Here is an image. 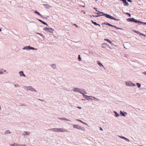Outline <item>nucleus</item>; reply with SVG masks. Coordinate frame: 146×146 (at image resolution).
I'll use <instances>...</instances> for the list:
<instances>
[{"instance_id":"nucleus-28","label":"nucleus","mask_w":146,"mask_h":146,"mask_svg":"<svg viewBox=\"0 0 146 146\" xmlns=\"http://www.w3.org/2000/svg\"><path fill=\"white\" fill-rule=\"evenodd\" d=\"M29 48H29V49H31V50H37V48H35L34 47L31 46H30V47Z\"/></svg>"},{"instance_id":"nucleus-53","label":"nucleus","mask_w":146,"mask_h":146,"mask_svg":"<svg viewBox=\"0 0 146 146\" xmlns=\"http://www.w3.org/2000/svg\"><path fill=\"white\" fill-rule=\"evenodd\" d=\"M100 130L102 131H103V129L102 128H101V127H100Z\"/></svg>"},{"instance_id":"nucleus-59","label":"nucleus","mask_w":146,"mask_h":146,"mask_svg":"<svg viewBox=\"0 0 146 146\" xmlns=\"http://www.w3.org/2000/svg\"><path fill=\"white\" fill-rule=\"evenodd\" d=\"M82 6V7H85V6H84V5Z\"/></svg>"},{"instance_id":"nucleus-44","label":"nucleus","mask_w":146,"mask_h":146,"mask_svg":"<svg viewBox=\"0 0 146 146\" xmlns=\"http://www.w3.org/2000/svg\"><path fill=\"white\" fill-rule=\"evenodd\" d=\"M125 140L127 142H129L130 141V140L128 139L127 138H125Z\"/></svg>"},{"instance_id":"nucleus-40","label":"nucleus","mask_w":146,"mask_h":146,"mask_svg":"<svg viewBox=\"0 0 146 146\" xmlns=\"http://www.w3.org/2000/svg\"><path fill=\"white\" fill-rule=\"evenodd\" d=\"M119 137L120 138H121L123 139H125V138L126 137H124L123 136H119Z\"/></svg>"},{"instance_id":"nucleus-12","label":"nucleus","mask_w":146,"mask_h":146,"mask_svg":"<svg viewBox=\"0 0 146 146\" xmlns=\"http://www.w3.org/2000/svg\"><path fill=\"white\" fill-rule=\"evenodd\" d=\"M19 73L20 76H26V75L24 74L23 72L22 71L19 72Z\"/></svg>"},{"instance_id":"nucleus-52","label":"nucleus","mask_w":146,"mask_h":146,"mask_svg":"<svg viewBox=\"0 0 146 146\" xmlns=\"http://www.w3.org/2000/svg\"><path fill=\"white\" fill-rule=\"evenodd\" d=\"M143 74H145V75H146V71H145V72H143Z\"/></svg>"},{"instance_id":"nucleus-3","label":"nucleus","mask_w":146,"mask_h":146,"mask_svg":"<svg viewBox=\"0 0 146 146\" xmlns=\"http://www.w3.org/2000/svg\"><path fill=\"white\" fill-rule=\"evenodd\" d=\"M73 127L74 128L77 129H78L84 131H85V128L84 127L80 126L78 125H74Z\"/></svg>"},{"instance_id":"nucleus-30","label":"nucleus","mask_w":146,"mask_h":146,"mask_svg":"<svg viewBox=\"0 0 146 146\" xmlns=\"http://www.w3.org/2000/svg\"><path fill=\"white\" fill-rule=\"evenodd\" d=\"M113 112L115 113V116L116 117H119V114L117 113L115 111H114Z\"/></svg>"},{"instance_id":"nucleus-16","label":"nucleus","mask_w":146,"mask_h":146,"mask_svg":"<svg viewBox=\"0 0 146 146\" xmlns=\"http://www.w3.org/2000/svg\"><path fill=\"white\" fill-rule=\"evenodd\" d=\"M54 30L52 28H48V31L51 33H53Z\"/></svg>"},{"instance_id":"nucleus-11","label":"nucleus","mask_w":146,"mask_h":146,"mask_svg":"<svg viewBox=\"0 0 146 146\" xmlns=\"http://www.w3.org/2000/svg\"><path fill=\"white\" fill-rule=\"evenodd\" d=\"M120 1H122L123 2V3L125 4L124 5L127 6L128 5V3L126 0H120Z\"/></svg>"},{"instance_id":"nucleus-41","label":"nucleus","mask_w":146,"mask_h":146,"mask_svg":"<svg viewBox=\"0 0 146 146\" xmlns=\"http://www.w3.org/2000/svg\"><path fill=\"white\" fill-rule=\"evenodd\" d=\"M16 144L15 143H14L13 144H10V145L11 146H16Z\"/></svg>"},{"instance_id":"nucleus-38","label":"nucleus","mask_w":146,"mask_h":146,"mask_svg":"<svg viewBox=\"0 0 146 146\" xmlns=\"http://www.w3.org/2000/svg\"><path fill=\"white\" fill-rule=\"evenodd\" d=\"M48 28L46 27L44 28L43 29V30L44 31H48Z\"/></svg>"},{"instance_id":"nucleus-29","label":"nucleus","mask_w":146,"mask_h":146,"mask_svg":"<svg viewBox=\"0 0 146 146\" xmlns=\"http://www.w3.org/2000/svg\"><path fill=\"white\" fill-rule=\"evenodd\" d=\"M83 92H84V91L80 89V90H79V91L78 92H79L80 94H82L83 96V95L85 94L83 93Z\"/></svg>"},{"instance_id":"nucleus-24","label":"nucleus","mask_w":146,"mask_h":146,"mask_svg":"<svg viewBox=\"0 0 146 146\" xmlns=\"http://www.w3.org/2000/svg\"><path fill=\"white\" fill-rule=\"evenodd\" d=\"M30 46H25L23 48V50H28L29 49Z\"/></svg>"},{"instance_id":"nucleus-47","label":"nucleus","mask_w":146,"mask_h":146,"mask_svg":"<svg viewBox=\"0 0 146 146\" xmlns=\"http://www.w3.org/2000/svg\"><path fill=\"white\" fill-rule=\"evenodd\" d=\"M49 17V16H46V17H44L43 16V17H42L43 18H45V19H47Z\"/></svg>"},{"instance_id":"nucleus-17","label":"nucleus","mask_w":146,"mask_h":146,"mask_svg":"<svg viewBox=\"0 0 146 146\" xmlns=\"http://www.w3.org/2000/svg\"><path fill=\"white\" fill-rule=\"evenodd\" d=\"M104 40L105 41H107L109 42L110 44H111V45H113V44L112 43V42L110 40L108 39H104Z\"/></svg>"},{"instance_id":"nucleus-43","label":"nucleus","mask_w":146,"mask_h":146,"mask_svg":"<svg viewBox=\"0 0 146 146\" xmlns=\"http://www.w3.org/2000/svg\"><path fill=\"white\" fill-rule=\"evenodd\" d=\"M46 8L48 9H49L50 7V6L48 5H46Z\"/></svg>"},{"instance_id":"nucleus-34","label":"nucleus","mask_w":146,"mask_h":146,"mask_svg":"<svg viewBox=\"0 0 146 146\" xmlns=\"http://www.w3.org/2000/svg\"><path fill=\"white\" fill-rule=\"evenodd\" d=\"M91 22L92 23H93V24H94L95 25H97V23L95 22H94L92 20H91Z\"/></svg>"},{"instance_id":"nucleus-21","label":"nucleus","mask_w":146,"mask_h":146,"mask_svg":"<svg viewBox=\"0 0 146 146\" xmlns=\"http://www.w3.org/2000/svg\"><path fill=\"white\" fill-rule=\"evenodd\" d=\"M97 63L100 67L102 66L104 68V66L100 61H98Z\"/></svg>"},{"instance_id":"nucleus-8","label":"nucleus","mask_w":146,"mask_h":146,"mask_svg":"<svg viewBox=\"0 0 146 146\" xmlns=\"http://www.w3.org/2000/svg\"><path fill=\"white\" fill-rule=\"evenodd\" d=\"M120 114L123 117H126L127 113L126 112H123L122 111H120Z\"/></svg>"},{"instance_id":"nucleus-22","label":"nucleus","mask_w":146,"mask_h":146,"mask_svg":"<svg viewBox=\"0 0 146 146\" xmlns=\"http://www.w3.org/2000/svg\"><path fill=\"white\" fill-rule=\"evenodd\" d=\"M143 22L141 21H137V20H136L135 23H138V24L139 25H141V24H143Z\"/></svg>"},{"instance_id":"nucleus-4","label":"nucleus","mask_w":146,"mask_h":146,"mask_svg":"<svg viewBox=\"0 0 146 146\" xmlns=\"http://www.w3.org/2000/svg\"><path fill=\"white\" fill-rule=\"evenodd\" d=\"M126 84L128 86H136L135 84L133 83L131 81H128L126 82Z\"/></svg>"},{"instance_id":"nucleus-27","label":"nucleus","mask_w":146,"mask_h":146,"mask_svg":"<svg viewBox=\"0 0 146 146\" xmlns=\"http://www.w3.org/2000/svg\"><path fill=\"white\" fill-rule=\"evenodd\" d=\"M76 120L78 121H79L80 122H81L82 123H83L84 124H85L86 125H87V123H85V122L82 121L81 120H80V119H76Z\"/></svg>"},{"instance_id":"nucleus-46","label":"nucleus","mask_w":146,"mask_h":146,"mask_svg":"<svg viewBox=\"0 0 146 146\" xmlns=\"http://www.w3.org/2000/svg\"><path fill=\"white\" fill-rule=\"evenodd\" d=\"M14 86L15 87H17V86H20L18 84H14Z\"/></svg>"},{"instance_id":"nucleus-5","label":"nucleus","mask_w":146,"mask_h":146,"mask_svg":"<svg viewBox=\"0 0 146 146\" xmlns=\"http://www.w3.org/2000/svg\"><path fill=\"white\" fill-rule=\"evenodd\" d=\"M27 88V90H29L32 92H36V90L31 86H25Z\"/></svg>"},{"instance_id":"nucleus-49","label":"nucleus","mask_w":146,"mask_h":146,"mask_svg":"<svg viewBox=\"0 0 146 146\" xmlns=\"http://www.w3.org/2000/svg\"><path fill=\"white\" fill-rule=\"evenodd\" d=\"M73 25L74 26H75L77 28L78 27V26L75 24H73Z\"/></svg>"},{"instance_id":"nucleus-50","label":"nucleus","mask_w":146,"mask_h":146,"mask_svg":"<svg viewBox=\"0 0 146 146\" xmlns=\"http://www.w3.org/2000/svg\"><path fill=\"white\" fill-rule=\"evenodd\" d=\"M38 100H40L42 102H45L44 100L38 99Z\"/></svg>"},{"instance_id":"nucleus-45","label":"nucleus","mask_w":146,"mask_h":146,"mask_svg":"<svg viewBox=\"0 0 146 146\" xmlns=\"http://www.w3.org/2000/svg\"><path fill=\"white\" fill-rule=\"evenodd\" d=\"M111 27H114L117 29H119V27H117L115 25H112V26H111Z\"/></svg>"},{"instance_id":"nucleus-48","label":"nucleus","mask_w":146,"mask_h":146,"mask_svg":"<svg viewBox=\"0 0 146 146\" xmlns=\"http://www.w3.org/2000/svg\"><path fill=\"white\" fill-rule=\"evenodd\" d=\"M94 9H95L96 11L98 12V11L97 10V9L96 7H94Z\"/></svg>"},{"instance_id":"nucleus-42","label":"nucleus","mask_w":146,"mask_h":146,"mask_svg":"<svg viewBox=\"0 0 146 146\" xmlns=\"http://www.w3.org/2000/svg\"><path fill=\"white\" fill-rule=\"evenodd\" d=\"M140 35H142V36H143L144 37H145L146 36L145 35H144L143 34L141 33Z\"/></svg>"},{"instance_id":"nucleus-35","label":"nucleus","mask_w":146,"mask_h":146,"mask_svg":"<svg viewBox=\"0 0 146 146\" xmlns=\"http://www.w3.org/2000/svg\"><path fill=\"white\" fill-rule=\"evenodd\" d=\"M78 60L80 61H81L82 60L80 55H79L78 56Z\"/></svg>"},{"instance_id":"nucleus-7","label":"nucleus","mask_w":146,"mask_h":146,"mask_svg":"<svg viewBox=\"0 0 146 146\" xmlns=\"http://www.w3.org/2000/svg\"><path fill=\"white\" fill-rule=\"evenodd\" d=\"M102 47H103V48H109L111 49V48H110V47L107 44H106V43H103L102 44Z\"/></svg>"},{"instance_id":"nucleus-33","label":"nucleus","mask_w":146,"mask_h":146,"mask_svg":"<svg viewBox=\"0 0 146 146\" xmlns=\"http://www.w3.org/2000/svg\"><path fill=\"white\" fill-rule=\"evenodd\" d=\"M136 84L137 86V87L139 88L141 87V84L139 83H136Z\"/></svg>"},{"instance_id":"nucleus-25","label":"nucleus","mask_w":146,"mask_h":146,"mask_svg":"<svg viewBox=\"0 0 146 146\" xmlns=\"http://www.w3.org/2000/svg\"><path fill=\"white\" fill-rule=\"evenodd\" d=\"M36 34H38V35H40L43 38H45V36L43 35H42V34L41 33H36Z\"/></svg>"},{"instance_id":"nucleus-31","label":"nucleus","mask_w":146,"mask_h":146,"mask_svg":"<svg viewBox=\"0 0 146 146\" xmlns=\"http://www.w3.org/2000/svg\"><path fill=\"white\" fill-rule=\"evenodd\" d=\"M100 16H101V15H90V16L91 17H98Z\"/></svg>"},{"instance_id":"nucleus-64","label":"nucleus","mask_w":146,"mask_h":146,"mask_svg":"<svg viewBox=\"0 0 146 146\" xmlns=\"http://www.w3.org/2000/svg\"><path fill=\"white\" fill-rule=\"evenodd\" d=\"M85 94H87V93L86 92H85Z\"/></svg>"},{"instance_id":"nucleus-55","label":"nucleus","mask_w":146,"mask_h":146,"mask_svg":"<svg viewBox=\"0 0 146 146\" xmlns=\"http://www.w3.org/2000/svg\"><path fill=\"white\" fill-rule=\"evenodd\" d=\"M21 106H25V105L24 104H21V105H20Z\"/></svg>"},{"instance_id":"nucleus-23","label":"nucleus","mask_w":146,"mask_h":146,"mask_svg":"<svg viewBox=\"0 0 146 146\" xmlns=\"http://www.w3.org/2000/svg\"><path fill=\"white\" fill-rule=\"evenodd\" d=\"M65 131L63 128H58V132H64Z\"/></svg>"},{"instance_id":"nucleus-19","label":"nucleus","mask_w":146,"mask_h":146,"mask_svg":"<svg viewBox=\"0 0 146 146\" xmlns=\"http://www.w3.org/2000/svg\"><path fill=\"white\" fill-rule=\"evenodd\" d=\"M51 67L54 69H56V66L55 64H52L51 65Z\"/></svg>"},{"instance_id":"nucleus-63","label":"nucleus","mask_w":146,"mask_h":146,"mask_svg":"<svg viewBox=\"0 0 146 146\" xmlns=\"http://www.w3.org/2000/svg\"><path fill=\"white\" fill-rule=\"evenodd\" d=\"M82 100H84V99H82Z\"/></svg>"},{"instance_id":"nucleus-20","label":"nucleus","mask_w":146,"mask_h":146,"mask_svg":"<svg viewBox=\"0 0 146 146\" xmlns=\"http://www.w3.org/2000/svg\"><path fill=\"white\" fill-rule=\"evenodd\" d=\"M104 24V25H108L109 26H110V27L112 26V25L109 23H108V22L104 23L102 24Z\"/></svg>"},{"instance_id":"nucleus-58","label":"nucleus","mask_w":146,"mask_h":146,"mask_svg":"<svg viewBox=\"0 0 146 146\" xmlns=\"http://www.w3.org/2000/svg\"><path fill=\"white\" fill-rule=\"evenodd\" d=\"M3 70V71L4 72H6V70Z\"/></svg>"},{"instance_id":"nucleus-51","label":"nucleus","mask_w":146,"mask_h":146,"mask_svg":"<svg viewBox=\"0 0 146 146\" xmlns=\"http://www.w3.org/2000/svg\"><path fill=\"white\" fill-rule=\"evenodd\" d=\"M77 108L79 109H81L82 108L80 107L77 106Z\"/></svg>"},{"instance_id":"nucleus-32","label":"nucleus","mask_w":146,"mask_h":146,"mask_svg":"<svg viewBox=\"0 0 146 146\" xmlns=\"http://www.w3.org/2000/svg\"><path fill=\"white\" fill-rule=\"evenodd\" d=\"M16 146H26V145L25 144H16Z\"/></svg>"},{"instance_id":"nucleus-10","label":"nucleus","mask_w":146,"mask_h":146,"mask_svg":"<svg viewBox=\"0 0 146 146\" xmlns=\"http://www.w3.org/2000/svg\"><path fill=\"white\" fill-rule=\"evenodd\" d=\"M38 21L39 22L42 23V24L44 25H46V26H48V25L46 22L42 21V20L37 19Z\"/></svg>"},{"instance_id":"nucleus-2","label":"nucleus","mask_w":146,"mask_h":146,"mask_svg":"<svg viewBox=\"0 0 146 146\" xmlns=\"http://www.w3.org/2000/svg\"><path fill=\"white\" fill-rule=\"evenodd\" d=\"M83 96L85 98V99L87 100H99L95 97L92 96H88L86 95L85 94L83 95Z\"/></svg>"},{"instance_id":"nucleus-36","label":"nucleus","mask_w":146,"mask_h":146,"mask_svg":"<svg viewBox=\"0 0 146 146\" xmlns=\"http://www.w3.org/2000/svg\"><path fill=\"white\" fill-rule=\"evenodd\" d=\"M138 35H140L141 33H140L139 31H134Z\"/></svg>"},{"instance_id":"nucleus-14","label":"nucleus","mask_w":146,"mask_h":146,"mask_svg":"<svg viewBox=\"0 0 146 146\" xmlns=\"http://www.w3.org/2000/svg\"><path fill=\"white\" fill-rule=\"evenodd\" d=\"M48 130H51L52 131H53L55 132H58V128H52L49 129Z\"/></svg>"},{"instance_id":"nucleus-54","label":"nucleus","mask_w":146,"mask_h":146,"mask_svg":"<svg viewBox=\"0 0 146 146\" xmlns=\"http://www.w3.org/2000/svg\"><path fill=\"white\" fill-rule=\"evenodd\" d=\"M127 1L129 2H132V1L131 0H127Z\"/></svg>"},{"instance_id":"nucleus-13","label":"nucleus","mask_w":146,"mask_h":146,"mask_svg":"<svg viewBox=\"0 0 146 146\" xmlns=\"http://www.w3.org/2000/svg\"><path fill=\"white\" fill-rule=\"evenodd\" d=\"M58 119H61V120H62L67 121H71L69 119H66V118H65L58 117Z\"/></svg>"},{"instance_id":"nucleus-15","label":"nucleus","mask_w":146,"mask_h":146,"mask_svg":"<svg viewBox=\"0 0 146 146\" xmlns=\"http://www.w3.org/2000/svg\"><path fill=\"white\" fill-rule=\"evenodd\" d=\"M34 13L38 15L39 16H40L41 17H43V16L38 11H37L36 10L34 12Z\"/></svg>"},{"instance_id":"nucleus-9","label":"nucleus","mask_w":146,"mask_h":146,"mask_svg":"<svg viewBox=\"0 0 146 146\" xmlns=\"http://www.w3.org/2000/svg\"><path fill=\"white\" fill-rule=\"evenodd\" d=\"M30 133L29 132L25 131L22 133V135L24 136L26 135H30Z\"/></svg>"},{"instance_id":"nucleus-6","label":"nucleus","mask_w":146,"mask_h":146,"mask_svg":"<svg viewBox=\"0 0 146 146\" xmlns=\"http://www.w3.org/2000/svg\"><path fill=\"white\" fill-rule=\"evenodd\" d=\"M127 21L128 22H134L135 23L136 20L134 18H130L126 19Z\"/></svg>"},{"instance_id":"nucleus-60","label":"nucleus","mask_w":146,"mask_h":146,"mask_svg":"<svg viewBox=\"0 0 146 146\" xmlns=\"http://www.w3.org/2000/svg\"><path fill=\"white\" fill-rule=\"evenodd\" d=\"M1 109V106H0V110Z\"/></svg>"},{"instance_id":"nucleus-39","label":"nucleus","mask_w":146,"mask_h":146,"mask_svg":"<svg viewBox=\"0 0 146 146\" xmlns=\"http://www.w3.org/2000/svg\"><path fill=\"white\" fill-rule=\"evenodd\" d=\"M125 14L126 15H128L129 17H131V14H130V13H127H127H125Z\"/></svg>"},{"instance_id":"nucleus-62","label":"nucleus","mask_w":146,"mask_h":146,"mask_svg":"<svg viewBox=\"0 0 146 146\" xmlns=\"http://www.w3.org/2000/svg\"><path fill=\"white\" fill-rule=\"evenodd\" d=\"M122 29L121 28H119V29Z\"/></svg>"},{"instance_id":"nucleus-61","label":"nucleus","mask_w":146,"mask_h":146,"mask_svg":"<svg viewBox=\"0 0 146 146\" xmlns=\"http://www.w3.org/2000/svg\"><path fill=\"white\" fill-rule=\"evenodd\" d=\"M1 31V29L0 28V32Z\"/></svg>"},{"instance_id":"nucleus-18","label":"nucleus","mask_w":146,"mask_h":146,"mask_svg":"<svg viewBox=\"0 0 146 146\" xmlns=\"http://www.w3.org/2000/svg\"><path fill=\"white\" fill-rule=\"evenodd\" d=\"M79 90H80V89L78 88H75L74 89L73 91L74 92H78Z\"/></svg>"},{"instance_id":"nucleus-1","label":"nucleus","mask_w":146,"mask_h":146,"mask_svg":"<svg viewBox=\"0 0 146 146\" xmlns=\"http://www.w3.org/2000/svg\"><path fill=\"white\" fill-rule=\"evenodd\" d=\"M98 12H95L94 13L96 14H97L98 15H101L100 16H105V17L107 18L110 19H113L117 21L119 20V19H116V18H115L114 17L110 15L104 13L103 12L100 11H98Z\"/></svg>"},{"instance_id":"nucleus-26","label":"nucleus","mask_w":146,"mask_h":146,"mask_svg":"<svg viewBox=\"0 0 146 146\" xmlns=\"http://www.w3.org/2000/svg\"><path fill=\"white\" fill-rule=\"evenodd\" d=\"M11 132L9 130H7L5 132V134L6 135L8 133H11Z\"/></svg>"},{"instance_id":"nucleus-37","label":"nucleus","mask_w":146,"mask_h":146,"mask_svg":"<svg viewBox=\"0 0 146 146\" xmlns=\"http://www.w3.org/2000/svg\"><path fill=\"white\" fill-rule=\"evenodd\" d=\"M3 70V69H0V74H3V72L2 71Z\"/></svg>"},{"instance_id":"nucleus-57","label":"nucleus","mask_w":146,"mask_h":146,"mask_svg":"<svg viewBox=\"0 0 146 146\" xmlns=\"http://www.w3.org/2000/svg\"><path fill=\"white\" fill-rule=\"evenodd\" d=\"M97 25H98V26H99L100 27H101V25H100V24H98V23H97Z\"/></svg>"},{"instance_id":"nucleus-56","label":"nucleus","mask_w":146,"mask_h":146,"mask_svg":"<svg viewBox=\"0 0 146 146\" xmlns=\"http://www.w3.org/2000/svg\"><path fill=\"white\" fill-rule=\"evenodd\" d=\"M144 25H146V22H143V24Z\"/></svg>"}]
</instances>
